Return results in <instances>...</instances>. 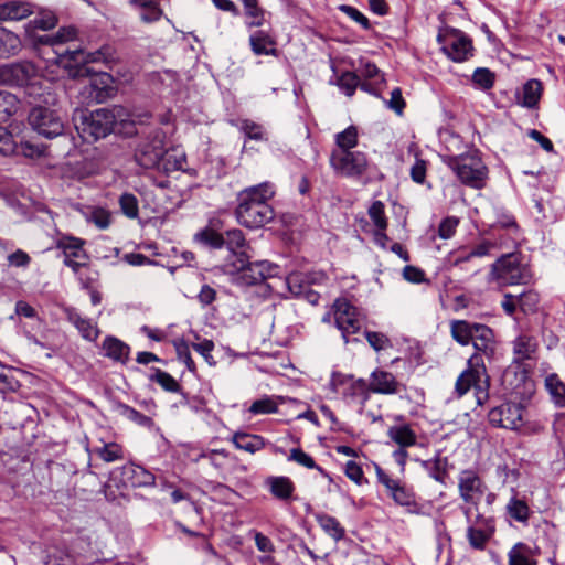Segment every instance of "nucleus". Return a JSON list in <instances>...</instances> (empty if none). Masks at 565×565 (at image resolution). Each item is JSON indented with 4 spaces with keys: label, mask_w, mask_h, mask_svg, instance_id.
<instances>
[{
    "label": "nucleus",
    "mask_w": 565,
    "mask_h": 565,
    "mask_svg": "<svg viewBox=\"0 0 565 565\" xmlns=\"http://www.w3.org/2000/svg\"><path fill=\"white\" fill-rule=\"evenodd\" d=\"M274 185L264 182L238 193L235 215L237 222L247 228H259L274 218L269 200L274 196Z\"/></svg>",
    "instance_id": "f257e3e1"
},
{
    "label": "nucleus",
    "mask_w": 565,
    "mask_h": 565,
    "mask_svg": "<svg viewBox=\"0 0 565 565\" xmlns=\"http://www.w3.org/2000/svg\"><path fill=\"white\" fill-rule=\"evenodd\" d=\"M450 334L460 345L472 344L476 352L492 360L497 352V341L491 328L482 323L469 322L466 320H452L450 322Z\"/></svg>",
    "instance_id": "f03ea898"
},
{
    "label": "nucleus",
    "mask_w": 565,
    "mask_h": 565,
    "mask_svg": "<svg viewBox=\"0 0 565 565\" xmlns=\"http://www.w3.org/2000/svg\"><path fill=\"white\" fill-rule=\"evenodd\" d=\"M250 255L246 250L227 256L222 265L225 275L235 277L238 285L250 286L263 282L275 275L276 266L269 262H249Z\"/></svg>",
    "instance_id": "7ed1b4c3"
},
{
    "label": "nucleus",
    "mask_w": 565,
    "mask_h": 565,
    "mask_svg": "<svg viewBox=\"0 0 565 565\" xmlns=\"http://www.w3.org/2000/svg\"><path fill=\"white\" fill-rule=\"evenodd\" d=\"M55 61L72 78H79L90 76L93 68L88 66L90 63L107 64L113 61V50L110 46L105 45L94 52H85L82 49L70 50L63 52L56 51Z\"/></svg>",
    "instance_id": "20e7f679"
},
{
    "label": "nucleus",
    "mask_w": 565,
    "mask_h": 565,
    "mask_svg": "<svg viewBox=\"0 0 565 565\" xmlns=\"http://www.w3.org/2000/svg\"><path fill=\"white\" fill-rule=\"evenodd\" d=\"M531 279L530 269L522 264V255L518 252L507 253L499 257L489 273V281L499 287L527 284Z\"/></svg>",
    "instance_id": "39448f33"
},
{
    "label": "nucleus",
    "mask_w": 565,
    "mask_h": 565,
    "mask_svg": "<svg viewBox=\"0 0 565 565\" xmlns=\"http://www.w3.org/2000/svg\"><path fill=\"white\" fill-rule=\"evenodd\" d=\"M448 167L457 174L463 184L475 189L483 188L488 170L477 154L450 158Z\"/></svg>",
    "instance_id": "423d86ee"
},
{
    "label": "nucleus",
    "mask_w": 565,
    "mask_h": 565,
    "mask_svg": "<svg viewBox=\"0 0 565 565\" xmlns=\"http://www.w3.org/2000/svg\"><path fill=\"white\" fill-rule=\"evenodd\" d=\"M462 512L467 519V540L471 548L477 551L486 550L489 541L495 533V521L492 516L477 513L472 519V508L465 507Z\"/></svg>",
    "instance_id": "0eeeda50"
},
{
    "label": "nucleus",
    "mask_w": 565,
    "mask_h": 565,
    "mask_svg": "<svg viewBox=\"0 0 565 565\" xmlns=\"http://www.w3.org/2000/svg\"><path fill=\"white\" fill-rule=\"evenodd\" d=\"M468 367L458 376L455 390L458 396L465 395L471 387L478 393H486L489 386V376L482 355L473 353L468 360Z\"/></svg>",
    "instance_id": "6e6552de"
},
{
    "label": "nucleus",
    "mask_w": 565,
    "mask_h": 565,
    "mask_svg": "<svg viewBox=\"0 0 565 565\" xmlns=\"http://www.w3.org/2000/svg\"><path fill=\"white\" fill-rule=\"evenodd\" d=\"M166 135L161 129L149 132L138 145L135 159L145 169H158L164 154Z\"/></svg>",
    "instance_id": "1a4fd4ad"
},
{
    "label": "nucleus",
    "mask_w": 565,
    "mask_h": 565,
    "mask_svg": "<svg viewBox=\"0 0 565 565\" xmlns=\"http://www.w3.org/2000/svg\"><path fill=\"white\" fill-rule=\"evenodd\" d=\"M437 41L441 51L454 62H465L472 56V41L460 30L446 28L439 32Z\"/></svg>",
    "instance_id": "9d476101"
},
{
    "label": "nucleus",
    "mask_w": 565,
    "mask_h": 565,
    "mask_svg": "<svg viewBox=\"0 0 565 565\" xmlns=\"http://www.w3.org/2000/svg\"><path fill=\"white\" fill-rule=\"evenodd\" d=\"M107 108L96 109L89 114L81 113L79 121L75 118V128L84 140L95 141L105 138L113 129Z\"/></svg>",
    "instance_id": "9b49d317"
},
{
    "label": "nucleus",
    "mask_w": 565,
    "mask_h": 565,
    "mask_svg": "<svg viewBox=\"0 0 565 565\" xmlns=\"http://www.w3.org/2000/svg\"><path fill=\"white\" fill-rule=\"evenodd\" d=\"M28 120L32 129L45 138L52 139L62 136L64 132V118L56 110L49 107H33Z\"/></svg>",
    "instance_id": "f8f14e48"
},
{
    "label": "nucleus",
    "mask_w": 565,
    "mask_h": 565,
    "mask_svg": "<svg viewBox=\"0 0 565 565\" xmlns=\"http://www.w3.org/2000/svg\"><path fill=\"white\" fill-rule=\"evenodd\" d=\"M332 308L335 326L341 331L344 342L349 343L350 337L360 331L363 316L360 309L345 298L337 299Z\"/></svg>",
    "instance_id": "ddd939ff"
},
{
    "label": "nucleus",
    "mask_w": 565,
    "mask_h": 565,
    "mask_svg": "<svg viewBox=\"0 0 565 565\" xmlns=\"http://www.w3.org/2000/svg\"><path fill=\"white\" fill-rule=\"evenodd\" d=\"M333 390L340 392L348 403L360 405L363 413L366 402L371 397L367 382L363 379H354L352 375L333 374L331 380Z\"/></svg>",
    "instance_id": "4468645a"
},
{
    "label": "nucleus",
    "mask_w": 565,
    "mask_h": 565,
    "mask_svg": "<svg viewBox=\"0 0 565 565\" xmlns=\"http://www.w3.org/2000/svg\"><path fill=\"white\" fill-rule=\"evenodd\" d=\"M329 161L335 173L349 178L362 175L369 166L366 154L361 151H332Z\"/></svg>",
    "instance_id": "2eb2a0df"
},
{
    "label": "nucleus",
    "mask_w": 565,
    "mask_h": 565,
    "mask_svg": "<svg viewBox=\"0 0 565 565\" xmlns=\"http://www.w3.org/2000/svg\"><path fill=\"white\" fill-rule=\"evenodd\" d=\"M38 77L35 65L29 61H19L0 66V84L23 87L33 84Z\"/></svg>",
    "instance_id": "dca6fc26"
},
{
    "label": "nucleus",
    "mask_w": 565,
    "mask_h": 565,
    "mask_svg": "<svg viewBox=\"0 0 565 565\" xmlns=\"http://www.w3.org/2000/svg\"><path fill=\"white\" fill-rule=\"evenodd\" d=\"M525 408L519 403H503L490 409L489 423L495 427L518 430L524 423Z\"/></svg>",
    "instance_id": "f3484780"
},
{
    "label": "nucleus",
    "mask_w": 565,
    "mask_h": 565,
    "mask_svg": "<svg viewBox=\"0 0 565 565\" xmlns=\"http://www.w3.org/2000/svg\"><path fill=\"white\" fill-rule=\"evenodd\" d=\"M458 491L465 503L477 507L487 493L488 487L476 471L467 469L459 473Z\"/></svg>",
    "instance_id": "a211bd4d"
},
{
    "label": "nucleus",
    "mask_w": 565,
    "mask_h": 565,
    "mask_svg": "<svg viewBox=\"0 0 565 565\" xmlns=\"http://www.w3.org/2000/svg\"><path fill=\"white\" fill-rule=\"evenodd\" d=\"M63 312L66 320L78 331L84 340L95 342L98 339L100 330L95 320L83 316L74 307H64Z\"/></svg>",
    "instance_id": "6ab92c4d"
},
{
    "label": "nucleus",
    "mask_w": 565,
    "mask_h": 565,
    "mask_svg": "<svg viewBox=\"0 0 565 565\" xmlns=\"http://www.w3.org/2000/svg\"><path fill=\"white\" fill-rule=\"evenodd\" d=\"M367 385L370 393L383 395H394L405 390V386L396 380L393 373L379 369L371 373Z\"/></svg>",
    "instance_id": "aec40b11"
},
{
    "label": "nucleus",
    "mask_w": 565,
    "mask_h": 565,
    "mask_svg": "<svg viewBox=\"0 0 565 565\" xmlns=\"http://www.w3.org/2000/svg\"><path fill=\"white\" fill-rule=\"evenodd\" d=\"M376 476L379 481L385 486L387 491L390 492L392 499L401 505H412L415 503L414 493L401 486L397 480L392 479L388 475H386L379 466H376Z\"/></svg>",
    "instance_id": "412c9836"
},
{
    "label": "nucleus",
    "mask_w": 565,
    "mask_h": 565,
    "mask_svg": "<svg viewBox=\"0 0 565 565\" xmlns=\"http://www.w3.org/2000/svg\"><path fill=\"white\" fill-rule=\"evenodd\" d=\"M104 355L108 359L126 364L130 355V347L114 335H107L102 344Z\"/></svg>",
    "instance_id": "4be33fe9"
},
{
    "label": "nucleus",
    "mask_w": 565,
    "mask_h": 565,
    "mask_svg": "<svg viewBox=\"0 0 565 565\" xmlns=\"http://www.w3.org/2000/svg\"><path fill=\"white\" fill-rule=\"evenodd\" d=\"M249 45L255 55L277 56L276 41L264 30L255 31L249 35Z\"/></svg>",
    "instance_id": "5701e85b"
},
{
    "label": "nucleus",
    "mask_w": 565,
    "mask_h": 565,
    "mask_svg": "<svg viewBox=\"0 0 565 565\" xmlns=\"http://www.w3.org/2000/svg\"><path fill=\"white\" fill-rule=\"evenodd\" d=\"M537 552L523 542L515 543L508 552V565H537Z\"/></svg>",
    "instance_id": "b1692460"
},
{
    "label": "nucleus",
    "mask_w": 565,
    "mask_h": 565,
    "mask_svg": "<svg viewBox=\"0 0 565 565\" xmlns=\"http://www.w3.org/2000/svg\"><path fill=\"white\" fill-rule=\"evenodd\" d=\"M505 514L510 520L526 526L532 511L524 499L519 498L518 494H513L507 502Z\"/></svg>",
    "instance_id": "393cba45"
},
{
    "label": "nucleus",
    "mask_w": 565,
    "mask_h": 565,
    "mask_svg": "<svg viewBox=\"0 0 565 565\" xmlns=\"http://www.w3.org/2000/svg\"><path fill=\"white\" fill-rule=\"evenodd\" d=\"M388 438L398 447L408 448L417 444V435L409 424L393 425L387 429Z\"/></svg>",
    "instance_id": "a878e982"
},
{
    "label": "nucleus",
    "mask_w": 565,
    "mask_h": 565,
    "mask_svg": "<svg viewBox=\"0 0 565 565\" xmlns=\"http://www.w3.org/2000/svg\"><path fill=\"white\" fill-rule=\"evenodd\" d=\"M537 345L539 344L535 337L527 333L520 334L513 341L514 360L518 362H523L525 360L533 359L537 350Z\"/></svg>",
    "instance_id": "bb28decb"
},
{
    "label": "nucleus",
    "mask_w": 565,
    "mask_h": 565,
    "mask_svg": "<svg viewBox=\"0 0 565 565\" xmlns=\"http://www.w3.org/2000/svg\"><path fill=\"white\" fill-rule=\"evenodd\" d=\"M90 77V87L95 92L94 98L97 102H103L114 93L113 77L106 72H95Z\"/></svg>",
    "instance_id": "cd10ccee"
},
{
    "label": "nucleus",
    "mask_w": 565,
    "mask_h": 565,
    "mask_svg": "<svg viewBox=\"0 0 565 565\" xmlns=\"http://www.w3.org/2000/svg\"><path fill=\"white\" fill-rule=\"evenodd\" d=\"M77 32L74 26H63L58 29L55 34H46L38 38V43L51 46L56 54V51L63 52L58 47L64 43L72 41L76 38Z\"/></svg>",
    "instance_id": "c85d7f7f"
},
{
    "label": "nucleus",
    "mask_w": 565,
    "mask_h": 565,
    "mask_svg": "<svg viewBox=\"0 0 565 565\" xmlns=\"http://www.w3.org/2000/svg\"><path fill=\"white\" fill-rule=\"evenodd\" d=\"M21 40L15 33L0 28V58L17 55L21 51Z\"/></svg>",
    "instance_id": "c756f323"
},
{
    "label": "nucleus",
    "mask_w": 565,
    "mask_h": 565,
    "mask_svg": "<svg viewBox=\"0 0 565 565\" xmlns=\"http://www.w3.org/2000/svg\"><path fill=\"white\" fill-rule=\"evenodd\" d=\"M543 93L542 83L539 79L527 81L522 88L520 96V104L526 108H534L537 106Z\"/></svg>",
    "instance_id": "7c9ffc66"
},
{
    "label": "nucleus",
    "mask_w": 565,
    "mask_h": 565,
    "mask_svg": "<svg viewBox=\"0 0 565 565\" xmlns=\"http://www.w3.org/2000/svg\"><path fill=\"white\" fill-rule=\"evenodd\" d=\"M232 441L236 448L249 454H255L265 447V440L262 436L247 433H235L232 437Z\"/></svg>",
    "instance_id": "2f4dec72"
},
{
    "label": "nucleus",
    "mask_w": 565,
    "mask_h": 565,
    "mask_svg": "<svg viewBox=\"0 0 565 565\" xmlns=\"http://www.w3.org/2000/svg\"><path fill=\"white\" fill-rule=\"evenodd\" d=\"M186 164L185 153L180 149L166 150L158 170L166 173L183 170Z\"/></svg>",
    "instance_id": "473e14b6"
},
{
    "label": "nucleus",
    "mask_w": 565,
    "mask_h": 565,
    "mask_svg": "<svg viewBox=\"0 0 565 565\" xmlns=\"http://www.w3.org/2000/svg\"><path fill=\"white\" fill-rule=\"evenodd\" d=\"M20 108L21 102L14 94L0 90V124L9 121Z\"/></svg>",
    "instance_id": "72a5a7b5"
},
{
    "label": "nucleus",
    "mask_w": 565,
    "mask_h": 565,
    "mask_svg": "<svg viewBox=\"0 0 565 565\" xmlns=\"http://www.w3.org/2000/svg\"><path fill=\"white\" fill-rule=\"evenodd\" d=\"M32 13L31 7L24 2L11 1L0 4V20H22Z\"/></svg>",
    "instance_id": "f704fd0d"
},
{
    "label": "nucleus",
    "mask_w": 565,
    "mask_h": 565,
    "mask_svg": "<svg viewBox=\"0 0 565 565\" xmlns=\"http://www.w3.org/2000/svg\"><path fill=\"white\" fill-rule=\"evenodd\" d=\"M244 7V14L247 19L248 28H259L265 22V10L259 4V0H239Z\"/></svg>",
    "instance_id": "c9c22d12"
},
{
    "label": "nucleus",
    "mask_w": 565,
    "mask_h": 565,
    "mask_svg": "<svg viewBox=\"0 0 565 565\" xmlns=\"http://www.w3.org/2000/svg\"><path fill=\"white\" fill-rule=\"evenodd\" d=\"M361 76L365 79L361 84V89L367 93H374V86L384 82V76L377 66L373 63H365L360 70Z\"/></svg>",
    "instance_id": "e433bc0d"
},
{
    "label": "nucleus",
    "mask_w": 565,
    "mask_h": 565,
    "mask_svg": "<svg viewBox=\"0 0 565 565\" xmlns=\"http://www.w3.org/2000/svg\"><path fill=\"white\" fill-rule=\"evenodd\" d=\"M83 245L84 241L75 237H64L57 244L63 250L64 258L88 259Z\"/></svg>",
    "instance_id": "4c0bfd02"
},
{
    "label": "nucleus",
    "mask_w": 565,
    "mask_h": 565,
    "mask_svg": "<svg viewBox=\"0 0 565 565\" xmlns=\"http://www.w3.org/2000/svg\"><path fill=\"white\" fill-rule=\"evenodd\" d=\"M270 492L277 499L288 500L295 490L292 481L287 477H271L268 479Z\"/></svg>",
    "instance_id": "58836bf2"
},
{
    "label": "nucleus",
    "mask_w": 565,
    "mask_h": 565,
    "mask_svg": "<svg viewBox=\"0 0 565 565\" xmlns=\"http://www.w3.org/2000/svg\"><path fill=\"white\" fill-rule=\"evenodd\" d=\"M224 238V245L230 252L228 256H234L235 254H239L243 250H246L248 253V250L250 249L243 232L238 228L227 231L225 233Z\"/></svg>",
    "instance_id": "ea45409f"
},
{
    "label": "nucleus",
    "mask_w": 565,
    "mask_h": 565,
    "mask_svg": "<svg viewBox=\"0 0 565 565\" xmlns=\"http://www.w3.org/2000/svg\"><path fill=\"white\" fill-rule=\"evenodd\" d=\"M124 470L126 475H131V484L134 487H149L156 482L154 476L140 466H126Z\"/></svg>",
    "instance_id": "a19ab883"
},
{
    "label": "nucleus",
    "mask_w": 565,
    "mask_h": 565,
    "mask_svg": "<svg viewBox=\"0 0 565 565\" xmlns=\"http://www.w3.org/2000/svg\"><path fill=\"white\" fill-rule=\"evenodd\" d=\"M337 149L333 151H353L352 149L358 145V129L354 126H349L341 132H338L334 137Z\"/></svg>",
    "instance_id": "79ce46f5"
},
{
    "label": "nucleus",
    "mask_w": 565,
    "mask_h": 565,
    "mask_svg": "<svg viewBox=\"0 0 565 565\" xmlns=\"http://www.w3.org/2000/svg\"><path fill=\"white\" fill-rule=\"evenodd\" d=\"M87 222L95 224L99 230H106L111 223V213L104 207H88L83 212Z\"/></svg>",
    "instance_id": "37998d69"
},
{
    "label": "nucleus",
    "mask_w": 565,
    "mask_h": 565,
    "mask_svg": "<svg viewBox=\"0 0 565 565\" xmlns=\"http://www.w3.org/2000/svg\"><path fill=\"white\" fill-rule=\"evenodd\" d=\"M317 521L321 529L334 540L339 541L344 536V529L335 518L328 514H318Z\"/></svg>",
    "instance_id": "c03bdc74"
},
{
    "label": "nucleus",
    "mask_w": 565,
    "mask_h": 565,
    "mask_svg": "<svg viewBox=\"0 0 565 565\" xmlns=\"http://www.w3.org/2000/svg\"><path fill=\"white\" fill-rule=\"evenodd\" d=\"M94 452L105 462H114L124 458L122 447L117 443H107L96 447Z\"/></svg>",
    "instance_id": "a18cd8bd"
},
{
    "label": "nucleus",
    "mask_w": 565,
    "mask_h": 565,
    "mask_svg": "<svg viewBox=\"0 0 565 565\" xmlns=\"http://www.w3.org/2000/svg\"><path fill=\"white\" fill-rule=\"evenodd\" d=\"M248 412L253 415L275 414L278 412V403L273 396H265L252 403Z\"/></svg>",
    "instance_id": "49530a36"
},
{
    "label": "nucleus",
    "mask_w": 565,
    "mask_h": 565,
    "mask_svg": "<svg viewBox=\"0 0 565 565\" xmlns=\"http://www.w3.org/2000/svg\"><path fill=\"white\" fill-rule=\"evenodd\" d=\"M289 291L296 297H300L310 287L308 277L301 273H291L286 278Z\"/></svg>",
    "instance_id": "de8ad7c7"
},
{
    "label": "nucleus",
    "mask_w": 565,
    "mask_h": 565,
    "mask_svg": "<svg viewBox=\"0 0 565 565\" xmlns=\"http://www.w3.org/2000/svg\"><path fill=\"white\" fill-rule=\"evenodd\" d=\"M446 463L447 460L441 458L423 461V466L427 470L429 477L440 483H445V479L447 477Z\"/></svg>",
    "instance_id": "09e8293b"
},
{
    "label": "nucleus",
    "mask_w": 565,
    "mask_h": 565,
    "mask_svg": "<svg viewBox=\"0 0 565 565\" xmlns=\"http://www.w3.org/2000/svg\"><path fill=\"white\" fill-rule=\"evenodd\" d=\"M119 206H120V211L122 212V214L130 218V220H135L138 217L139 215V203H138V199L136 198V195H134L132 193H124L120 195L119 198Z\"/></svg>",
    "instance_id": "8fccbe9b"
},
{
    "label": "nucleus",
    "mask_w": 565,
    "mask_h": 565,
    "mask_svg": "<svg viewBox=\"0 0 565 565\" xmlns=\"http://www.w3.org/2000/svg\"><path fill=\"white\" fill-rule=\"evenodd\" d=\"M150 381L158 383L164 391L177 393L180 391V384L169 373L156 369L154 373L150 375Z\"/></svg>",
    "instance_id": "3c124183"
},
{
    "label": "nucleus",
    "mask_w": 565,
    "mask_h": 565,
    "mask_svg": "<svg viewBox=\"0 0 565 565\" xmlns=\"http://www.w3.org/2000/svg\"><path fill=\"white\" fill-rule=\"evenodd\" d=\"M340 89L349 97L353 96L356 87L361 86L360 76L353 72L342 73L337 82Z\"/></svg>",
    "instance_id": "603ef678"
},
{
    "label": "nucleus",
    "mask_w": 565,
    "mask_h": 565,
    "mask_svg": "<svg viewBox=\"0 0 565 565\" xmlns=\"http://www.w3.org/2000/svg\"><path fill=\"white\" fill-rule=\"evenodd\" d=\"M545 386L557 404H563L565 399V384L556 374H551L545 379Z\"/></svg>",
    "instance_id": "864d4df0"
},
{
    "label": "nucleus",
    "mask_w": 565,
    "mask_h": 565,
    "mask_svg": "<svg viewBox=\"0 0 565 565\" xmlns=\"http://www.w3.org/2000/svg\"><path fill=\"white\" fill-rule=\"evenodd\" d=\"M540 296L534 290H527L518 296V305L522 312L533 313L537 310Z\"/></svg>",
    "instance_id": "5fc2aeb1"
},
{
    "label": "nucleus",
    "mask_w": 565,
    "mask_h": 565,
    "mask_svg": "<svg viewBox=\"0 0 565 565\" xmlns=\"http://www.w3.org/2000/svg\"><path fill=\"white\" fill-rule=\"evenodd\" d=\"M118 409L120 415L130 419L131 422L137 423L140 426L150 427L153 424L152 419L149 416L143 415L142 413L126 404H120L118 406Z\"/></svg>",
    "instance_id": "6e6d98bb"
},
{
    "label": "nucleus",
    "mask_w": 565,
    "mask_h": 565,
    "mask_svg": "<svg viewBox=\"0 0 565 565\" xmlns=\"http://www.w3.org/2000/svg\"><path fill=\"white\" fill-rule=\"evenodd\" d=\"M107 113L113 117L110 119V122L114 128L117 125L127 127L132 126L134 124V120L131 119V114L124 106L116 105L110 109L107 108Z\"/></svg>",
    "instance_id": "4d7b16f0"
},
{
    "label": "nucleus",
    "mask_w": 565,
    "mask_h": 565,
    "mask_svg": "<svg viewBox=\"0 0 565 565\" xmlns=\"http://www.w3.org/2000/svg\"><path fill=\"white\" fill-rule=\"evenodd\" d=\"M365 339L367 343L376 351H383L388 348H392V341L390 338L382 333L376 331H365L364 332Z\"/></svg>",
    "instance_id": "13d9d810"
},
{
    "label": "nucleus",
    "mask_w": 565,
    "mask_h": 565,
    "mask_svg": "<svg viewBox=\"0 0 565 565\" xmlns=\"http://www.w3.org/2000/svg\"><path fill=\"white\" fill-rule=\"evenodd\" d=\"M385 206L383 202L375 201L369 209V216L379 230H386L387 220L385 216Z\"/></svg>",
    "instance_id": "bf43d9fd"
},
{
    "label": "nucleus",
    "mask_w": 565,
    "mask_h": 565,
    "mask_svg": "<svg viewBox=\"0 0 565 565\" xmlns=\"http://www.w3.org/2000/svg\"><path fill=\"white\" fill-rule=\"evenodd\" d=\"M288 460L295 461L298 465L303 466V467H306L308 469H317L321 473H324L323 469L316 465L313 458L311 456H309L307 452H305L300 448H292L290 450V455L288 457Z\"/></svg>",
    "instance_id": "052dcab7"
},
{
    "label": "nucleus",
    "mask_w": 565,
    "mask_h": 565,
    "mask_svg": "<svg viewBox=\"0 0 565 565\" xmlns=\"http://www.w3.org/2000/svg\"><path fill=\"white\" fill-rule=\"evenodd\" d=\"M196 237L204 244L213 247V248H221L224 246V235L217 233L213 230H204L196 234Z\"/></svg>",
    "instance_id": "680f3d73"
},
{
    "label": "nucleus",
    "mask_w": 565,
    "mask_h": 565,
    "mask_svg": "<svg viewBox=\"0 0 565 565\" xmlns=\"http://www.w3.org/2000/svg\"><path fill=\"white\" fill-rule=\"evenodd\" d=\"M174 347L179 361L183 362L190 372H195L196 367L191 358L189 344L185 341L180 340L174 343Z\"/></svg>",
    "instance_id": "e2e57ef3"
},
{
    "label": "nucleus",
    "mask_w": 565,
    "mask_h": 565,
    "mask_svg": "<svg viewBox=\"0 0 565 565\" xmlns=\"http://www.w3.org/2000/svg\"><path fill=\"white\" fill-rule=\"evenodd\" d=\"M472 81L482 89H489L493 86L494 75L488 68H477L472 75Z\"/></svg>",
    "instance_id": "0e129e2a"
},
{
    "label": "nucleus",
    "mask_w": 565,
    "mask_h": 565,
    "mask_svg": "<svg viewBox=\"0 0 565 565\" xmlns=\"http://www.w3.org/2000/svg\"><path fill=\"white\" fill-rule=\"evenodd\" d=\"M17 151V143L13 136L6 128L0 127V153L10 156Z\"/></svg>",
    "instance_id": "69168bd1"
},
{
    "label": "nucleus",
    "mask_w": 565,
    "mask_h": 565,
    "mask_svg": "<svg viewBox=\"0 0 565 565\" xmlns=\"http://www.w3.org/2000/svg\"><path fill=\"white\" fill-rule=\"evenodd\" d=\"M31 23L35 29L46 31L53 29L57 24V19L52 12H45L31 20Z\"/></svg>",
    "instance_id": "338daca9"
},
{
    "label": "nucleus",
    "mask_w": 565,
    "mask_h": 565,
    "mask_svg": "<svg viewBox=\"0 0 565 565\" xmlns=\"http://www.w3.org/2000/svg\"><path fill=\"white\" fill-rule=\"evenodd\" d=\"M46 565H75V561L67 552L56 551L47 556Z\"/></svg>",
    "instance_id": "774afa93"
}]
</instances>
